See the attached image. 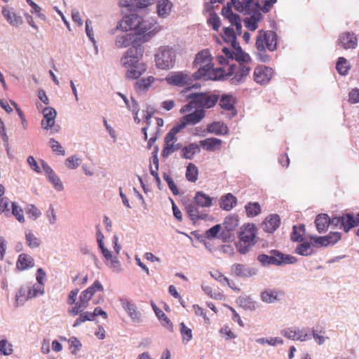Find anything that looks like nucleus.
Returning <instances> with one entry per match:
<instances>
[{
	"instance_id": "f257e3e1",
	"label": "nucleus",
	"mask_w": 359,
	"mask_h": 359,
	"mask_svg": "<svg viewBox=\"0 0 359 359\" xmlns=\"http://www.w3.org/2000/svg\"><path fill=\"white\" fill-rule=\"evenodd\" d=\"M144 54V48L139 44H133L120 60L122 67L126 69L125 77L128 80L139 79L147 71V65L140 62Z\"/></svg>"
},
{
	"instance_id": "f03ea898",
	"label": "nucleus",
	"mask_w": 359,
	"mask_h": 359,
	"mask_svg": "<svg viewBox=\"0 0 359 359\" xmlns=\"http://www.w3.org/2000/svg\"><path fill=\"white\" fill-rule=\"evenodd\" d=\"M104 287L99 280H95L93 284L88 287L86 290H83L80 296L79 301L75 303L68 313L70 316H75L79 315L73 324V327H76L79 326L86 321H93V316L90 312H83V311L88 306L89 302L96 292H102Z\"/></svg>"
},
{
	"instance_id": "7ed1b4c3",
	"label": "nucleus",
	"mask_w": 359,
	"mask_h": 359,
	"mask_svg": "<svg viewBox=\"0 0 359 359\" xmlns=\"http://www.w3.org/2000/svg\"><path fill=\"white\" fill-rule=\"evenodd\" d=\"M194 66L198 68L193 74L196 80H217L222 74L219 67H213L212 57L208 49L202 50L196 55Z\"/></svg>"
},
{
	"instance_id": "20e7f679",
	"label": "nucleus",
	"mask_w": 359,
	"mask_h": 359,
	"mask_svg": "<svg viewBox=\"0 0 359 359\" xmlns=\"http://www.w3.org/2000/svg\"><path fill=\"white\" fill-rule=\"evenodd\" d=\"M194 203H184V210L193 224H196L199 220H209L211 216L204 212H201L199 208H210L213 204V198L205 193L198 191L194 197Z\"/></svg>"
},
{
	"instance_id": "39448f33",
	"label": "nucleus",
	"mask_w": 359,
	"mask_h": 359,
	"mask_svg": "<svg viewBox=\"0 0 359 359\" xmlns=\"http://www.w3.org/2000/svg\"><path fill=\"white\" fill-rule=\"evenodd\" d=\"M257 58L262 62H268L270 56L266 50L273 52L277 48V35L273 31L259 30L256 38Z\"/></svg>"
},
{
	"instance_id": "423d86ee",
	"label": "nucleus",
	"mask_w": 359,
	"mask_h": 359,
	"mask_svg": "<svg viewBox=\"0 0 359 359\" xmlns=\"http://www.w3.org/2000/svg\"><path fill=\"white\" fill-rule=\"evenodd\" d=\"M187 98L190 101L181 108V113L190 111L194 107L200 108V109H210L219 101V95L211 93H191L187 96Z\"/></svg>"
},
{
	"instance_id": "0eeeda50",
	"label": "nucleus",
	"mask_w": 359,
	"mask_h": 359,
	"mask_svg": "<svg viewBox=\"0 0 359 359\" xmlns=\"http://www.w3.org/2000/svg\"><path fill=\"white\" fill-rule=\"evenodd\" d=\"M222 74L217 80L230 79L231 84L237 85L243 83L250 72L249 65L232 64L229 66L219 67Z\"/></svg>"
},
{
	"instance_id": "6e6552de",
	"label": "nucleus",
	"mask_w": 359,
	"mask_h": 359,
	"mask_svg": "<svg viewBox=\"0 0 359 359\" xmlns=\"http://www.w3.org/2000/svg\"><path fill=\"white\" fill-rule=\"evenodd\" d=\"M176 52L169 46H161L155 55L156 65L158 68L168 69L172 68L175 62Z\"/></svg>"
},
{
	"instance_id": "1a4fd4ad",
	"label": "nucleus",
	"mask_w": 359,
	"mask_h": 359,
	"mask_svg": "<svg viewBox=\"0 0 359 359\" xmlns=\"http://www.w3.org/2000/svg\"><path fill=\"white\" fill-rule=\"evenodd\" d=\"M177 129L175 128H172L170 132L165 135L164 138V147L162 151V156L168 157L173 152L179 150L181 148L180 144H177V140L176 134Z\"/></svg>"
},
{
	"instance_id": "9d476101",
	"label": "nucleus",
	"mask_w": 359,
	"mask_h": 359,
	"mask_svg": "<svg viewBox=\"0 0 359 359\" xmlns=\"http://www.w3.org/2000/svg\"><path fill=\"white\" fill-rule=\"evenodd\" d=\"M43 293V287L34 284L22 287L16 294V301L23 302L28 300Z\"/></svg>"
},
{
	"instance_id": "9b49d317",
	"label": "nucleus",
	"mask_w": 359,
	"mask_h": 359,
	"mask_svg": "<svg viewBox=\"0 0 359 359\" xmlns=\"http://www.w3.org/2000/svg\"><path fill=\"white\" fill-rule=\"evenodd\" d=\"M140 21L136 32L137 34L151 37L161 30V27L153 19L141 17Z\"/></svg>"
},
{
	"instance_id": "f8f14e48",
	"label": "nucleus",
	"mask_w": 359,
	"mask_h": 359,
	"mask_svg": "<svg viewBox=\"0 0 359 359\" xmlns=\"http://www.w3.org/2000/svg\"><path fill=\"white\" fill-rule=\"evenodd\" d=\"M140 20L141 16L135 13L127 15L118 22L117 29L124 32L134 30L136 32L138 26H140Z\"/></svg>"
},
{
	"instance_id": "ddd939ff",
	"label": "nucleus",
	"mask_w": 359,
	"mask_h": 359,
	"mask_svg": "<svg viewBox=\"0 0 359 359\" xmlns=\"http://www.w3.org/2000/svg\"><path fill=\"white\" fill-rule=\"evenodd\" d=\"M273 75V70L272 68L264 65H259L254 69L253 79L256 83L264 85L271 81Z\"/></svg>"
},
{
	"instance_id": "4468645a",
	"label": "nucleus",
	"mask_w": 359,
	"mask_h": 359,
	"mask_svg": "<svg viewBox=\"0 0 359 359\" xmlns=\"http://www.w3.org/2000/svg\"><path fill=\"white\" fill-rule=\"evenodd\" d=\"M256 233L257 229L255 225L254 224H247L241 227L239 238L248 245H252L255 243Z\"/></svg>"
},
{
	"instance_id": "2eb2a0df",
	"label": "nucleus",
	"mask_w": 359,
	"mask_h": 359,
	"mask_svg": "<svg viewBox=\"0 0 359 359\" xmlns=\"http://www.w3.org/2000/svg\"><path fill=\"white\" fill-rule=\"evenodd\" d=\"M341 238L339 232H330L325 236L312 237L311 239L318 247H326L329 245H334Z\"/></svg>"
},
{
	"instance_id": "dca6fc26",
	"label": "nucleus",
	"mask_w": 359,
	"mask_h": 359,
	"mask_svg": "<svg viewBox=\"0 0 359 359\" xmlns=\"http://www.w3.org/2000/svg\"><path fill=\"white\" fill-rule=\"evenodd\" d=\"M165 80L169 84L176 86L189 85L191 82V77L182 72H175V74L167 76Z\"/></svg>"
},
{
	"instance_id": "f3484780",
	"label": "nucleus",
	"mask_w": 359,
	"mask_h": 359,
	"mask_svg": "<svg viewBox=\"0 0 359 359\" xmlns=\"http://www.w3.org/2000/svg\"><path fill=\"white\" fill-rule=\"evenodd\" d=\"M269 254L272 256V264L280 266L287 264H294L297 262V259L289 255H285L278 250H273L270 251Z\"/></svg>"
},
{
	"instance_id": "a211bd4d",
	"label": "nucleus",
	"mask_w": 359,
	"mask_h": 359,
	"mask_svg": "<svg viewBox=\"0 0 359 359\" xmlns=\"http://www.w3.org/2000/svg\"><path fill=\"white\" fill-rule=\"evenodd\" d=\"M337 44L344 49L355 48L358 45L357 37L353 33H342L338 39Z\"/></svg>"
},
{
	"instance_id": "6ab92c4d",
	"label": "nucleus",
	"mask_w": 359,
	"mask_h": 359,
	"mask_svg": "<svg viewBox=\"0 0 359 359\" xmlns=\"http://www.w3.org/2000/svg\"><path fill=\"white\" fill-rule=\"evenodd\" d=\"M280 224V218L277 214H271L267 216L262 223V228L268 233L274 232Z\"/></svg>"
},
{
	"instance_id": "aec40b11",
	"label": "nucleus",
	"mask_w": 359,
	"mask_h": 359,
	"mask_svg": "<svg viewBox=\"0 0 359 359\" xmlns=\"http://www.w3.org/2000/svg\"><path fill=\"white\" fill-rule=\"evenodd\" d=\"M236 99L231 95H223L219 99V104L220 107L226 111H229L231 116L236 114L235 108Z\"/></svg>"
},
{
	"instance_id": "412c9836",
	"label": "nucleus",
	"mask_w": 359,
	"mask_h": 359,
	"mask_svg": "<svg viewBox=\"0 0 359 359\" xmlns=\"http://www.w3.org/2000/svg\"><path fill=\"white\" fill-rule=\"evenodd\" d=\"M43 118L41 121V126L45 130L53 128L55 125L56 111L51 107H46L43 111Z\"/></svg>"
},
{
	"instance_id": "4be33fe9",
	"label": "nucleus",
	"mask_w": 359,
	"mask_h": 359,
	"mask_svg": "<svg viewBox=\"0 0 359 359\" xmlns=\"http://www.w3.org/2000/svg\"><path fill=\"white\" fill-rule=\"evenodd\" d=\"M122 307L128 313L133 321L139 322L140 320V313L137 311L136 306L126 298L120 299Z\"/></svg>"
},
{
	"instance_id": "5701e85b",
	"label": "nucleus",
	"mask_w": 359,
	"mask_h": 359,
	"mask_svg": "<svg viewBox=\"0 0 359 359\" xmlns=\"http://www.w3.org/2000/svg\"><path fill=\"white\" fill-rule=\"evenodd\" d=\"M205 116V111L203 109H196L192 113L184 116L182 118L183 126L190 124L195 125L199 123Z\"/></svg>"
},
{
	"instance_id": "b1692460",
	"label": "nucleus",
	"mask_w": 359,
	"mask_h": 359,
	"mask_svg": "<svg viewBox=\"0 0 359 359\" xmlns=\"http://www.w3.org/2000/svg\"><path fill=\"white\" fill-rule=\"evenodd\" d=\"M163 81V79H157L149 76L138 80L135 84V88L138 91H147L156 81Z\"/></svg>"
},
{
	"instance_id": "393cba45",
	"label": "nucleus",
	"mask_w": 359,
	"mask_h": 359,
	"mask_svg": "<svg viewBox=\"0 0 359 359\" xmlns=\"http://www.w3.org/2000/svg\"><path fill=\"white\" fill-rule=\"evenodd\" d=\"M237 204V198L232 194L229 193L222 196L219 201V207L226 211H230Z\"/></svg>"
},
{
	"instance_id": "a878e982",
	"label": "nucleus",
	"mask_w": 359,
	"mask_h": 359,
	"mask_svg": "<svg viewBox=\"0 0 359 359\" xmlns=\"http://www.w3.org/2000/svg\"><path fill=\"white\" fill-rule=\"evenodd\" d=\"M16 266L20 271L26 270L34 266V261L30 255L22 253L19 255Z\"/></svg>"
},
{
	"instance_id": "bb28decb",
	"label": "nucleus",
	"mask_w": 359,
	"mask_h": 359,
	"mask_svg": "<svg viewBox=\"0 0 359 359\" xmlns=\"http://www.w3.org/2000/svg\"><path fill=\"white\" fill-rule=\"evenodd\" d=\"M282 334L292 340H299L302 341H306L309 339V335L307 333H304L303 331L300 330H292V329H286L282 331Z\"/></svg>"
},
{
	"instance_id": "cd10ccee",
	"label": "nucleus",
	"mask_w": 359,
	"mask_h": 359,
	"mask_svg": "<svg viewBox=\"0 0 359 359\" xmlns=\"http://www.w3.org/2000/svg\"><path fill=\"white\" fill-rule=\"evenodd\" d=\"M222 141L217 138L210 137L200 141V146L207 151L220 149Z\"/></svg>"
},
{
	"instance_id": "c85d7f7f",
	"label": "nucleus",
	"mask_w": 359,
	"mask_h": 359,
	"mask_svg": "<svg viewBox=\"0 0 359 359\" xmlns=\"http://www.w3.org/2000/svg\"><path fill=\"white\" fill-rule=\"evenodd\" d=\"M200 151V144L191 143L182 149L181 157L185 159H192Z\"/></svg>"
},
{
	"instance_id": "c756f323",
	"label": "nucleus",
	"mask_w": 359,
	"mask_h": 359,
	"mask_svg": "<svg viewBox=\"0 0 359 359\" xmlns=\"http://www.w3.org/2000/svg\"><path fill=\"white\" fill-rule=\"evenodd\" d=\"M135 35L132 33H124L116 36L115 46L118 48H126L134 41Z\"/></svg>"
},
{
	"instance_id": "7c9ffc66",
	"label": "nucleus",
	"mask_w": 359,
	"mask_h": 359,
	"mask_svg": "<svg viewBox=\"0 0 359 359\" xmlns=\"http://www.w3.org/2000/svg\"><path fill=\"white\" fill-rule=\"evenodd\" d=\"M315 224L318 233H322L327 230L330 218L327 214H319L316 218Z\"/></svg>"
},
{
	"instance_id": "2f4dec72",
	"label": "nucleus",
	"mask_w": 359,
	"mask_h": 359,
	"mask_svg": "<svg viewBox=\"0 0 359 359\" xmlns=\"http://www.w3.org/2000/svg\"><path fill=\"white\" fill-rule=\"evenodd\" d=\"M231 4L238 12L245 13H250L255 5L253 0H243L241 2L239 0H231Z\"/></svg>"
},
{
	"instance_id": "473e14b6",
	"label": "nucleus",
	"mask_w": 359,
	"mask_h": 359,
	"mask_svg": "<svg viewBox=\"0 0 359 359\" xmlns=\"http://www.w3.org/2000/svg\"><path fill=\"white\" fill-rule=\"evenodd\" d=\"M233 48L236 50V52L233 51V60L238 62V65H248L251 62L250 55L244 52L239 46Z\"/></svg>"
},
{
	"instance_id": "72a5a7b5",
	"label": "nucleus",
	"mask_w": 359,
	"mask_h": 359,
	"mask_svg": "<svg viewBox=\"0 0 359 359\" xmlns=\"http://www.w3.org/2000/svg\"><path fill=\"white\" fill-rule=\"evenodd\" d=\"M207 130L210 133L215 135H224L228 132V127L223 122H213L207 126Z\"/></svg>"
},
{
	"instance_id": "f704fd0d",
	"label": "nucleus",
	"mask_w": 359,
	"mask_h": 359,
	"mask_svg": "<svg viewBox=\"0 0 359 359\" xmlns=\"http://www.w3.org/2000/svg\"><path fill=\"white\" fill-rule=\"evenodd\" d=\"M283 295V294L281 292L268 289L262 293V299L266 303H273L276 301H280Z\"/></svg>"
},
{
	"instance_id": "c9c22d12",
	"label": "nucleus",
	"mask_w": 359,
	"mask_h": 359,
	"mask_svg": "<svg viewBox=\"0 0 359 359\" xmlns=\"http://www.w3.org/2000/svg\"><path fill=\"white\" fill-rule=\"evenodd\" d=\"M358 223L359 219L354 218L351 214H346L341 217V226L345 232H348Z\"/></svg>"
},
{
	"instance_id": "e433bc0d",
	"label": "nucleus",
	"mask_w": 359,
	"mask_h": 359,
	"mask_svg": "<svg viewBox=\"0 0 359 359\" xmlns=\"http://www.w3.org/2000/svg\"><path fill=\"white\" fill-rule=\"evenodd\" d=\"M2 13L4 18L11 25L17 27L22 23V19L21 16L18 15L15 12L7 9H4Z\"/></svg>"
},
{
	"instance_id": "4c0bfd02",
	"label": "nucleus",
	"mask_w": 359,
	"mask_h": 359,
	"mask_svg": "<svg viewBox=\"0 0 359 359\" xmlns=\"http://www.w3.org/2000/svg\"><path fill=\"white\" fill-rule=\"evenodd\" d=\"M172 7V4L169 0H161L156 6L157 13L160 17H166L170 14Z\"/></svg>"
},
{
	"instance_id": "58836bf2",
	"label": "nucleus",
	"mask_w": 359,
	"mask_h": 359,
	"mask_svg": "<svg viewBox=\"0 0 359 359\" xmlns=\"http://www.w3.org/2000/svg\"><path fill=\"white\" fill-rule=\"evenodd\" d=\"M231 273L238 277H249L252 273L243 264H234L231 267Z\"/></svg>"
},
{
	"instance_id": "ea45409f",
	"label": "nucleus",
	"mask_w": 359,
	"mask_h": 359,
	"mask_svg": "<svg viewBox=\"0 0 359 359\" xmlns=\"http://www.w3.org/2000/svg\"><path fill=\"white\" fill-rule=\"evenodd\" d=\"M223 55H219L217 56V61L222 67H226L229 64V61L233 60V51L226 47H224L222 50Z\"/></svg>"
},
{
	"instance_id": "a19ab883",
	"label": "nucleus",
	"mask_w": 359,
	"mask_h": 359,
	"mask_svg": "<svg viewBox=\"0 0 359 359\" xmlns=\"http://www.w3.org/2000/svg\"><path fill=\"white\" fill-rule=\"evenodd\" d=\"M245 210L248 217H255L262 212V208L257 202H249L245 205Z\"/></svg>"
},
{
	"instance_id": "79ce46f5",
	"label": "nucleus",
	"mask_w": 359,
	"mask_h": 359,
	"mask_svg": "<svg viewBox=\"0 0 359 359\" xmlns=\"http://www.w3.org/2000/svg\"><path fill=\"white\" fill-rule=\"evenodd\" d=\"M186 179L191 182H196L198 177V169L195 164L189 163L187 166Z\"/></svg>"
},
{
	"instance_id": "37998d69",
	"label": "nucleus",
	"mask_w": 359,
	"mask_h": 359,
	"mask_svg": "<svg viewBox=\"0 0 359 359\" xmlns=\"http://www.w3.org/2000/svg\"><path fill=\"white\" fill-rule=\"evenodd\" d=\"M350 68L351 67L345 57H340L338 58V60L336 64V69L340 75L345 76L348 74Z\"/></svg>"
},
{
	"instance_id": "c03bdc74",
	"label": "nucleus",
	"mask_w": 359,
	"mask_h": 359,
	"mask_svg": "<svg viewBox=\"0 0 359 359\" xmlns=\"http://www.w3.org/2000/svg\"><path fill=\"white\" fill-rule=\"evenodd\" d=\"M222 38L226 42L230 43L233 48H236V46H237L235 32L232 28H224V34L222 35Z\"/></svg>"
},
{
	"instance_id": "a18cd8bd",
	"label": "nucleus",
	"mask_w": 359,
	"mask_h": 359,
	"mask_svg": "<svg viewBox=\"0 0 359 359\" xmlns=\"http://www.w3.org/2000/svg\"><path fill=\"white\" fill-rule=\"evenodd\" d=\"M305 234V227L304 225L294 226L292 233L291 234V239L293 241L299 242L304 239Z\"/></svg>"
},
{
	"instance_id": "49530a36",
	"label": "nucleus",
	"mask_w": 359,
	"mask_h": 359,
	"mask_svg": "<svg viewBox=\"0 0 359 359\" xmlns=\"http://www.w3.org/2000/svg\"><path fill=\"white\" fill-rule=\"evenodd\" d=\"M154 309L156 316L160 320H161L162 325L169 330L172 329V323L168 318V316L164 313V312L158 309L156 306H154Z\"/></svg>"
},
{
	"instance_id": "de8ad7c7",
	"label": "nucleus",
	"mask_w": 359,
	"mask_h": 359,
	"mask_svg": "<svg viewBox=\"0 0 359 359\" xmlns=\"http://www.w3.org/2000/svg\"><path fill=\"white\" fill-rule=\"evenodd\" d=\"M180 331L184 343L187 344V342L191 340L192 331L190 328L187 327L184 323H180Z\"/></svg>"
},
{
	"instance_id": "09e8293b",
	"label": "nucleus",
	"mask_w": 359,
	"mask_h": 359,
	"mask_svg": "<svg viewBox=\"0 0 359 359\" xmlns=\"http://www.w3.org/2000/svg\"><path fill=\"white\" fill-rule=\"evenodd\" d=\"M11 215L15 216L16 219L23 223L25 222V217L23 215V210L21 208H20L16 203H11Z\"/></svg>"
},
{
	"instance_id": "8fccbe9b",
	"label": "nucleus",
	"mask_w": 359,
	"mask_h": 359,
	"mask_svg": "<svg viewBox=\"0 0 359 359\" xmlns=\"http://www.w3.org/2000/svg\"><path fill=\"white\" fill-rule=\"evenodd\" d=\"M26 243L31 248L39 247L41 244L40 240L32 232L29 231L25 235Z\"/></svg>"
},
{
	"instance_id": "3c124183",
	"label": "nucleus",
	"mask_w": 359,
	"mask_h": 359,
	"mask_svg": "<svg viewBox=\"0 0 359 359\" xmlns=\"http://www.w3.org/2000/svg\"><path fill=\"white\" fill-rule=\"evenodd\" d=\"M295 252L302 256H308L312 254V249L309 243H304L299 245Z\"/></svg>"
},
{
	"instance_id": "603ef678",
	"label": "nucleus",
	"mask_w": 359,
	"mask_h": 359,
	"mask_svg": "<svg viewBox=\"0 0 359 359\" xmlns=\"http://www.w3.org/2000/svg\"><path fill=\"white\" fill-rule=\"evenodd\" d=\"M210 276L223 285H230L229 279L218 270L210 272Z\"/></svg>"
},
{
	"instance_id": "864d4df0",
	"label": "nucleus",
	"mask_w": 359,
	"mask_h": 359,
	"mask_svg": "<svg viewBox=\"0 0 359 359\" xmlns=\"http://www.w3.org/2000/svg\"><path fill=\"white\" fill-rule=\"evenodd\" d=\"M227 18L229 19L231 25L236 27L237 32L240 34L241 33L242 29L241 20L240 17L238 15L233 13L231 16H229Z\"/></svg>"
},
{
	"instance_id": "5fc2aeb1",
	"label": "nucleus",
	"mask_w": 359,
	"mask_h": 359,
	"mask_svg": "<svg viewBox=\"0 0 359 359\" xmlns=\"http://www.w3.org/2000/svg\"><path fill=\"white\" fill-rule=\"evenodd\" d=\"M163 179L167 182L168 186L170 191H172V193L175 196L178 195L179 190L177 189V187L175 184V182L173 181L172 178L169 175L165 173L163 175Z\"/></svg>"
},
{
	"instance_id": "6e6d98bb",
	"label": "nucleus",
	"mask_w": 359,
	"mask_h": 359,
	"mask_svg": "<svg viewBox=\"0 0 359 359\" xmlns=\"http://www.w3.org/2000/svg\"><path fill=\"white\" fill-rule=\"evenodd\" d=\"M220 230L221 226L219 224L215 225L205 231V236L208 239L215 238L217 236Z\"/></svg>"
},
{
	"instance_id": "4d7b16f0",
	"label": "nucleus",
	"mask_w": 359,
	"mask_h": 359,
	"mask_svg": "<svg viewBox=\"0 0 359 359\" xmlns=\"http://www.w3.org/2000/svg\"><path fill=\"white\" fill-rule=\"evenodd\" d=\"M348 101L351 104H356L359 102V89L353 88L351 89L348 95Z\"/></svg>"
},
{
	"instance_id": "13d9d810",
	"label": "nucleus",
	"mask_w": 359,
	"mask_h": 359,
	"mask_svg": "<svg viewBox=\"0 0 359 359\" xmlns=\"http://www.w3.org/2000/svg\"><path fill=\"white\" fill-rule=\"evenodd\" d=\"M50 147L54 152H56L59 155L64 156L65 154V150L62 149L61 144L56 141L55 139L52 138L50 140Z\"/></svg>"
},
{
	"instance_id": "bf43d9fd",
	"label": "nucleus",
	"mask_w": 359,
	"mask_h": 359,
	"mask_svg": "<svg viewBox=\"0 0 359 359\" xmlns=\"http://www.w3.org/2000/svg\"><path fill=\"white\" fill-rule=\"evenodd\" d=\"M48 179L57 190L62 191L63 189L62 183L61 182L60 178L55 174V172L49 175Z\"/></svg>"
},
{
	"instance_id": "052dcab7",
	"label": "nucleus",
	"mask_w": 359,
	"mask_h": 359,
	"mask_svg": "<svg viewBox=\"0 0 359 359\" xmlns=\"http://www.w3.org/2000/svg\"><path fill=\"white\" fill-rule=\"evenodd\" d=\"M220 334L224 337L226 340L235 339L236 334L231 330L228 326H224L219 330Z\"/></svg>"
},
{
	"instance_id": "680f3d73",
	"label": "nucleus",
	"mask_w": 359,
	"mask_h": 359,
	"mask_svg": "<svg viewBox=\"0 0 359 359\" xmlns=\"http://www.w3.org/2000/svg\"><path fill=\"white\" fill-rule=\"evenodd\" d=\"M13 353V346L5 339H1V354L8 355Z\"/></svg>"
},
{
	"instance_id": "e2e57ef3",
	"label": "nucleus",
	"mask_w": 359,
	"mask_h": 359,
	"mask_svg": "<svg viewBox=\"0 0 359 359\" xmlns=\"http://www.w3.org/2000/svg\"><path fill=\"white\" fill-rule=\"evenodd\" d=\"M208 23L212 26L213 29L217 31L220 27V20L216 14H211L208 19Z\"/></svg>"
},
{
	"instance_id": "0e129e2a",
	"label": "nucleus",
	"mask_w": 359,
	"mask_h": 359,
	"mask_svg": "<svg viewBox=\"0 0 359 359\" xmlns=\"http://www.w3.org/2000/svg\"><path fill=\"white\" fill-rule=\"evenodd\" d=\"M27 213L34 219H36L41 215L40 210L34 205H28L26 208Z\"/></svg>"
},
{
	"instance_id": "69168bd1",
	"label": "nucleus",
	"mask_w": 359,
	"mask_h": 359,
	"mask_svg": "<svg viewBox=\"0 0 359 359\" xmlns=\"http://www.w3.org/2000/svg\"><path fill=\"white\" fill-rule=\"evenodd\" d=\"M79 161L76 156H71L66 160V166L69 169H75L79 165Z\"/></svg>"
},
{
	"instance_id": "338daca9",
	"label": "nucleus",
	"mask_w": 359,
	"mask_h": 359,
	"mask_svg": "<svg viewBox=\"0 0 359 359\" xmlns=\"http://www.w3.org/2000/svg\"><path fill=\"white\" fill-rule=\"evenodd\" d=\"M154 0H130V2L138 7V8H145L153 4Z\"/></svg>"
},
{
	"instance_id": "774afa93",
	"label": "nucleus",
	"mask_w": 359,
	"mask_h": 359,
	"mask_svg": "<svg viewBox=\"0 0 359 359\" xmlns=\"http://www.w3.org/2000/svg\"><path fill=\"white\" fill-rule=\"evenodd\" d=\"M257 260L262 264V265H270L272 264V256L271 254L270 255H265L262 254L259 255L257 257Z\"/></svg>"
}]
</instances>
